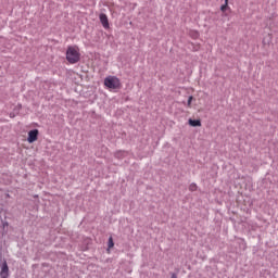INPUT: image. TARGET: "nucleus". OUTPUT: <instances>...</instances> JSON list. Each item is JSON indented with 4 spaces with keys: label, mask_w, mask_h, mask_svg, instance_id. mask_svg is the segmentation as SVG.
<instances>
[{
    "label": "nucleus",
    "mask_w": 278,
    "mask_h": 278,
    "mask_svg": "<svg viewBox=\"0 0 278 278\" xmlns=\"http://www.w3.org/2000/svg\"><path fill=\"white\" fill-rule=\"evenodd\" d=\"M66 60L70 64H77L81 60V53H79V47L68 46L66 50Z\"/></svg>",
    "instance_id": "1"
},
{
    "label": "nucleus",
    "mask_w": 278,
    "mask_h": 278,
    "mask_svg": "<svg viewBox=\"0 0 278 278\" xmlns=\"http://www.w3.org/2000/svg\"><path fill=\"white\" fill-rule=\"evenodd\" d=\"M104 86L110 90H116L117 88H121V79L116 76H109L104 79Z\"/></svg>",
    "instance_id": "2"
},
{
    "label": "nucleus",
    "mask_w": 278,
    "mask_h": 278,
    "mask_svg": "<svg viewBox=\"0 0 278 278\" xmlns=\"http://www.w3.org/2000/svg\"><path fill=\"white\" fill-rule=\"evenodd\" d=\"M38 129H33L28 132V138H27V142H29V144L36 142V140H38Z\"/></svg>",
    "instance_id": "3"
},
{
    "label": "nucleus",
    "mask_w": 278,
    "mask_h": 278,
    "mask_svg": "<svg viewBox=\"0 0 278 278\" xmlns=\"http://www.w3.org/2000/svg\"><path fill=\"white\" fill-rule=\"evenodd\" d=\"M99 18L104 29H110V20H108V15L105 13H101Z\"/></svg>",
    "instance_id": "4"
},
{
    "label": "nucleus",
    "mask_w": 278,
    "mask_h": 278,
    "mask_svg": "<svg viewBox=\"0 0 278 278\" xmlns=\"http://www.w3.org/2000/svg\"><path fill=\"white\" fill-rule=\"evenodd\" d=\"M0 277H10V267H8V262L2 264Z\"/></svg>",
    "instance_id": "5"
},
{
    "label": "nucleus",
    "mask_w": 278,
    "mask_h": 278,
    "mask_svg": "<svg viewBox=\"0 0 278 278\" xmlns=\"http://www.w3.org/2000/svg\"><path fill=\"white\" fill-rule=\"evenodd\" d=\"M189 125L191 127H201V119H189Z\"/></svg>",
    "instance_id": "6"
},
{
    "label": "nucleus",
    "mask_w": 278,
    "mask_h": 278,
    "mask_svg": "<svg viewBox=\"0 0 278 278\" xmlns=\"http://www.w3.org/2000/svg\"><path fill=\"white\" fill-rule=\"evenodd\" d=\"M227 8H229V0H225V3L220 7V11L227 12Z\"/></svg>",
    "instance_id": "7"
},
{
    "label": "nucleus",
    "mask_w": 278,
    "mask_h": 278,
    "mask_svg": "<svg viewBox=\"0 0 278 278\" xmlns=\"http://www.w3.org/2000/svg\"><path fill=\"white\" fill-rule=\"evenodd\" d=\"M197 184H191L190 186H189V190H190V192H197Z\"/></svg>",
    "instance_id": "8"
},
{
    "label": "nucleus",
    "mask_w": 278,
    "mask_h": 278,
    "mask_svg": "<svg viewBox=\"0 0 278 278\" xmlns=\"http://www.w3.org/2000/svg\"><path fill=\"white\" fill-rule=\"evenodd\" d=\"M109 249H114V239L112 237L109 238Z\"/></svg>",
    "instance_id": "9"
},
{
    "label": "nucleus",
    "mask_w": 278,
    "mask_h": 278,
    "mask_svg": "<svg viewBox=\"0 0 278 278\" xmlns=\"http://www.w3.org/2000/svg\"><path fill=\"white\" fill-rule=\"evenodd\" d=\"M194 97L190 96L187 102V106L188 108H192V101H193Z\"/></svg>",
    "instance_id": "10"
},
{
    "label": "nucleus",
    "mask_w": 278,
    "mask_h": 278,
    "mask_svg": "<svg viewBox=\"0 0 278 278\" xmlns=\"http://www.w3.org/2000/svg\"><path fill=\"white\" fill-rule=\"evenodd\" d=\"M170 278H177V274H172Z\"/></svg>",
    "instance_id": "11"
},
{
    "label": "nucleus",
    "mask_w": 278,
    "mask_h": 278,
    "mask_svg": "<svg viewBox=\"0 0 278 278\" xmlns=\"http://www.w3.org/2000/svg\"><path fill=\"white\" fill-rule=\"evenodd\" d=\"M121 153H123V152H117V153H116V156L118 157V155H121Z\"/></svg>",
    "instance_id": "12"
},
{
    "label": "nucleus",
    "mask_w": 278,
    "mask_h": 278,
    "mask_svg": "<svg viewBox=\"0 0 278 278\" xmlns=\"http://www.w3.org/2000/svg\"><path fill=\"white\" fill-rule=\"evenodd\" d=\"M195 38H199V33H195Z\"/></svg>",
    "instance_id": "13"
},
{
    "label": "nucleus",
    "mask_w": 278,
    "mask_h": 278,
    "mask_svg": "<svg viewBox=\"0 0 278 278\" xmlns=\"http://www.w3.org/2000/svg\"><path fill=\"white\" fill-rule=\"evenodd\" d=\"M1 278H8V277H5V276H0Z\"/></svg>",
    "instance_id": "14"
}]
</instances>
